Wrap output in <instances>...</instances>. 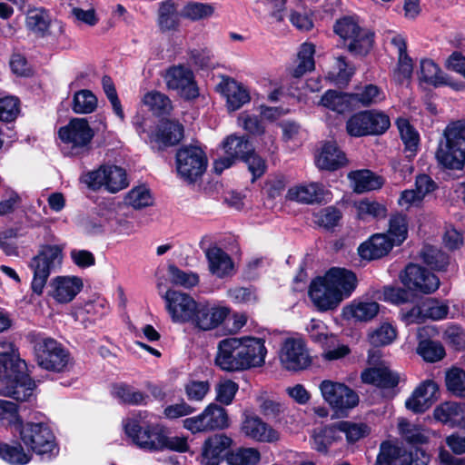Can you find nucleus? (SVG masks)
Wrapping results in <instances>:
<instances>
[{"label":"nucleus","instance_id":"obj_6","mask_svg":"<svg viewBox=\"0 0 465 465\" xmlns=\"http://www.w3.org/2000/svg\"><path fill=\"white\" fill-rule=\"evenodd\" d=\"M333 30L347 45L350 53L364 55L370 52L373 44V34L360 27L351 17H343L333 25Z\"/></svg>","mask_w":465,"mask_h":465},{"label":"nucleus","instance_id":"obj_44","mask_svg":"<svg viewBox=\"0 0 465 465\" xmlns=\"http://www.w3.org/2000/svg\"><path fill=\"white\" fill-rule=\"evenodd\" d=\"M354 74V67L350 65L345 57L338 55L334 57L331 69L327 74V78L336 85H347Z\"/></svg>","mask_w":465,"mask_h":465},{"label":"nucleus","instance_id":"obj_30","mask_svg":"<svg viewBox=\"0 0 465 465\" xmlns=\"http://www.w3.org/2000/svg\"><path fill=\"white\" fill-rule=\"evenodd\" d=\"M181 0H165L160 3L157 24L163 32L176 30L182 18Z\"/></svg>","mask_w":465,"mask_h":465},{"label":"nucleus","instance_id":"obj_12","mask_svg":"<svg viewBox=\"0 0 465 465\" xmlns=\"http://www.w3.org/2000/svg\"><path fill=\"white\" fill-rule=\"evenodd\" d=\"M25 26L36 37L53 41L59 40L64 35V25L61 21L53 20L44 8L28 10Z\"/></svg>","mask_w":465,"mask_h":465},{"label":"nucleus","instance_id":"obj_62","mask_svg":"<svg viewBox=\"0 0 465 465\" xmlns=\"http://www.w3.org/2000/svg\"><path fill=\"white\" fill-rule=\"evenodd\" d=\"M125 203L134 209H141L153 203V199L149 190L140 186L131 190L125 196Z\"/></svg>","mask_w":465,"mask_h":465},{"label":"nucleus","instance_id":"obj_16","mask_svg":"<svg viewBox=\"0 0 465 465\" xmlns=\"http://www.w3.org/2000/svg\"><path fill=\"white\" fill-rule=\"evenodd\" d=\"M252 144L245 136L231 134L223 142V156L214 161L213 169L216 173L231 167L236 160H243L248 153H252Z\"/></svg>","mask_w":465,"mask_h":465},{"label":"nucleus","instance_id":"obj_1","mask_svg":"<svg viewBox=\"0 0 465 465\" xmlns=\"http://www.w3.org/2000/svg\"><path fill=\"white\" fill-rule=\"evenodd\" d=\"M266 355L264 340L252 336L230 337L218 342L214 364L223 371H243L263 366Z\"/></svg>","mask_w":465,"mask_h":465},{"label":"nucleus","instance_id":"obj_50","mask_svg":"<svg viewBox=\"0 0 465 465\" xmlns=\"http://www.w3.org/2000/svg\"><path fill=\"white\" fill-rule=\"evenodd\" d=\"M143 103L156 114H169L173 109L169 97L158 91L146 93L143 97Z\"/></svg>","mask_w":465,"mask_h":465},{"label":"nucleus","instance_id":"obj_15","mask_svg":"<svg viewBox=\"0 0 465 465\" xmlns=\"http://www.w3.org/2000/svg\"><path fill=\"white\" fill-rule=\"evenodd\" d=\"M279 358L282 367L291 371L305 370L312 363L308 349L301 339H286L281 347Z\"/></svg>","mask_w":465,"mask_h":465},{"label":"nucleus","instance_id":"obj_2","mask_svg":"<svg viewBox=\"0 0 465 465\" xmlns=\"http://www.w3.org/2000/svg\"><path fill=\"white\" fill-rule=\"evenodd\" d=\"M25 361L20 359L14 342L0 340V394L18 401H29L35 381L25 373Z\"/></svg>","mask_w":465,"mask_h":465},{"label":"nucleus","instance_id":"obj_40","mask_svg":"<svg viewBox=\"0 0 465 465\" xmlns=\"http://www.w3.org/2000/svg\"><path fill=\"white\" fill-rule=\"evenodd\" d=\"M353 191L361 193L368 191L380 189L383 181L369 170H358L348 174Z\"/></svg>","mask_w":465,"mask_h":465},{"label":"nucleus","instance_id":"obj_23","mask_svg":"<svg viewBox=\"0 0 465 465\" xmlns=\"http://www.w3.org/2000/svg\"><path fill=\"white\" fill-rule=\"evenodd\" d=\"M309 296L320 311L332 310L341 302L324 276L317 278L311 283Z\"/></svg>","mask_w":465,"mask_h":465},{"label":"nucleus","instance_id":"obj_8","mask_svg":"<svg viewBox=\"0 0 465 465\" xmlns=\"http://www.w3.org/2000/svg\"><path fill=\"white\" fill-rule=\"evenodd\" d=\"M125 434L138 448L149 451L162 450V439L164 427L161 424L141 425L136 418H127L123 421Z\"/></svg>","mask_w":465,"mask_h":465},{"label":"nucleus","instance_id":"obj_11","mask_svg":"<svg viewBox=\"0 0 465 465\" xmlns=\"http://www.w3.org/2000/svg\"><path fill=\"white\" fill-rule=\"evenodd\" d=\"M183 427L193 433L223 430L230 421L226 410L215 403H210L197 416L183 420Z\"/></svg>","mask_w":465,"mask_h":465},{"label":"nucleus","instance_id":"obj_32","mask_svg":"<svg viewBox=\"0 0 465 465\" xmlns=\"http://www.w3.org/2000/svg\"><path fill=\"white\" fill-rule=\"evenodd\" d=\"M221 87L226 97L227 107L230 111H236L251 101L248 88L234 79H226L221 84Z\"/></svg>","mask_w":465,"mask_h":465},{"label":"nucleus","instance_id":"obj_52","mask_svg":"<svg viewBox=\"0 0 465 465\" xmlns=\"http://www.w3.org/2000/svg\"><path fill=\"white\" fill-rule=\"evenodd\" d=\"M0 457L15 465H25L31 460V456L25 452L23 447L19 444L0 443Z\"/></svg>","mask_w":465,"mask_h":465},{"label":"nucleus","instance_id":"obj_25","mask_svg":"<svg viewBox=\"0 0 465 465\" xmlns=\"http://www.w3.org/2000/svg\"><path fill=\"white\" fill-rule=\"evenodd\" d=\"M183 137V126L177 121H163L153 133L149 139L159 149L173 146L180 143Z\"/></svg>","mask_w":465,"mask_h":465},{"label":"nucleus","instance_id":"obj_18","mask_svg":"<svg viewBox=\"0 0 465 465\" xmlns=\"http://www.w3.org/2000/svg\"><path fill=\"white\" fill-rule=\"evenodd\" d=\"M401 280L409 289L423 293H431L440 286V280L435 274L412 263L406 266Z\"/></svg>","mask_w":465,"mask_h":465},{"label":"nucleus","instance_id":"obj_64","mask_svg":"<svg viewBox=\"0 0 465 465\" xmlns=\"http://www.w3.org/2000/svg\"><path fill=\"white\" fill-rule=\"evenodd\" d=\"M257 401L261 414L268 420L277 419L284 411L283 405L273 399L261 396Z\"/></svg>","mask_w":465,"mask_h":465},{"label":"nucleus","instance_id":"obj_26","mask_svg":"<svg viewBox=\"0 0 465 465\" xmlns=\"http://www.w3.org/2000/svg\"><path fill=\"white\" fill-rule=\"evenodd\" d=\"M437 391V383L427 380L415 389L411 396L406 401L405 406L415 413L424 412L431 406Z\"/></svg>","mask_w":465,"mask_h":465},{"label":"nucleus","instance_id":"obj_5","mask_svg":"<svg viewBox=\"0 0 465 465\" xmlns=\"http://www.w3.org/2000/svg\"><path fill=\"white\" fill-rule=\"evenodd\" d=\"M63 261V249L59 245L42 246L38 253L34 256L29 263L34 276L32 290L37 294L43 293L50 273L59 268Z\"/></svg>","mask_w":465,"mask_h":465},{"label":"nucleus","instance_id":"obj_19","mask_svg":"<svg viewBox=\"0 0 465 465\" xmlns=\"http://www.w3.org/2000/svg\"><path fill=\"white\" fill-rule=\"evenodd\" d=\"M165 82L169 89L177 91L184 99H193L199 94L192 70L183 65L170 68Z\"/></svg>","mask_w":465,"mask_h":465},{"label":"nucleus","instance_id":"obj_36","mask_svg":"<svg viewBox=\"0 0 465 465\" xmlns=\"http://www.w3.org/2000/svg\"><path fill=\"white\" fill-rule=\"evenodd\" d=\"M228 314L224 307H212L208 305H197V311L192 320L198 328L207 331L220 325Z\"/></svg>","mask_w":465,"mask_h":465},{"label":"nucleus","instance_id":"obj_21","mask_svg":"<svg viewBox=\"0 0 465 465\" xmlns=\"http://www.w3.org/2000/svg\"><path fill=\"white\" fill-rule=\"evenodd\" d=\"M240 430L243 436L254 441L273 443L280 440V432L257 415H246Z\"/></svg>","mask_w":465,"mask_h":465},{"label":"nucleus","instance_id":"obj_3","mask_svg":"<svg viewBox=\"0 0 465 465\" xmlns=\"http://www.w3.org/2000/svg\"><path fill=\"white\" fill-rule=\"evenodd\" d=\"M28 339L40 368L53 372H64L70 369V352L56 340L36 332L30 333Z\"/></svg>","mask_w":465,"mask_h":465},{"label":"nucleus","instance_id":"obj_46","mask_svg":"<svg viewBox=\"0 0 465 465\" xmlns=\"http://www.w3.org/2000/svg\"><path fill=\"white\" fill-rule=\"evenodd\" d=\"M322 104L339 114L345 113L351 109L353 104V97L351 94H342L337 91H327L321 100Z\"/></svg>","mask_w":465,"mask_h":465},{"label":"nucleus","instance_id":"obj_43","mask_svg":"<svg viewBox=\"0 0 465 465\" xmlns=\"http://www.w3.org/2000/svg\"><path fill=\"white\" fill-rule=\"evenodd\" d=\"M215 7L213 4L187 1L182 6V18L191 22L209 19L213 15Z\"/></svg>","mask_w":465,"mask_h":465},{"label":"nucleus","instance_id":"obj_28","mask_svg":"<svg viewBox=\"0 0 465 465\" xmlns=\"http://www.w3.org/2000/svg\"><path fill=\"white\" fill-rule=\"evenodd\" d=\"M361 377L364 383L372 384L381 389L394 388L400 381L399 374L392 371L384 362L366 369Z\"/></svg>","mask_w":465,"mask_h":465},{"label":"nucleus","instance_id":"obj_59","mask_svg":"<svg viewBox=\"0 0 465 465\" xmlns=\"http://www.w3.org/2000/svg\"><path fill=\"white\" fill-rule=\"evenodd\" d=\"M114 395L121 401L128 404L139 405L145 403L148 398L144 393L127 386L119 385L114 387Z\"/></svg>","mask_w":465,"mask_h":465},{"label":"nucleus","instance_id":"obj_49","mask_svg":"<svg viewBox=\"0 0 465 465\" xmlns=\"http://www.w3.org/2000/svg\"><path fill=\"white\" fill-rule=\"evenodd\" d=\"M96 96L87 89H83L74 93L72 102V109L75 114H91L97 107Z\"/></svg>","mask_w":465,"mask_h":465},{"label":"nucleus","instance_id":"obj_4","mask_svg":"<svg viewBox=\"0 0 465 465\" xmlns=\"http://www.w3.org/2000/svg\"><path fill=\"white\" fill-rule=\"evenodd\" d=\"M445 141L436 151L438 162L450 169H460L465 163V120L452 122L443 132Z\"/></svg>","mask_w":465,"mask_h":465},{"label":"nucleus","instance_id":"obj_17","mask_svg":"<svg viewBox=\"0 0 465 465\" xmlns=\"http://www.w3.org/2000/svg\"><path fill=\"white\" fill-rule=\"evenodd\" d=\"M162 297L173 322H187L193 319L198 304L189 294L168 290Z\"/></svg>","mask_w":465,"mask_h":465},{"label":"nucleus","instance_id":"obj_7","mask_svg":"<svg viewBox=\"0 0 465 465\" xmlns=\"http://www.w3.org/2000/svg\"><path fill=\"white\" fill-rule=\"evenodd\" d=\"M58 134L64 150H68L71 155H78L89 150L94 131L86 119L74 118L59 129Z\"/></svg>","mask_w":465,"mask_h":465},{"label":"nucleus","instance_id":"obj_48","mask_svg":"<svg viewBox=\"0 0 465 465\" xmlns=\"http://www.w3.org/2000/svg\"><path fill=\"white\" fill-rule=\"evenodd\" d=\"M357 217L363 221L385 218L387 208L384 204L370 199H362L355 203Z\"/></svg>","mask_w":465,"mask_h":465},{"label":"nucleus","instance_id":"obj_54","mask_svg":"<svg viewBox=\"0 0 465 465\" xmlns=\"http://www.w3.org/2000/svg\"><path fill=\"white\" fill-rule=\"evenodd\" d=\"M337 434H345L348 441H357L361 438L369 434L370 430L366 424L351 423L349 421H339L334 424Z\"/></svg>","mask_w":465,"mask_h":465},{"label":"nucleus","instance_id":"obj_34","mask_svg":"<svg viewBox=\"0 0 465 465\" xmlns=\"http://www.w3.org/2000/svg\"><path fill=\"white\" fill-rule=\"evenodd\" d=\"M232 444V440L224 434H215L205 440L203 447L204 465H218L222 454Z\"/></svg>","mask_w":465,"mask_h":465},{"label":"nucleus","instance_id":"obj_9","mask_svg":"<svg viewBox=\"0 0 465 465\" xmlns=\"http://www.w3.org/2000/svg\"><path fill=\"white\" fill-rule=\"evenodd\" d=\"M22 442L37 455L56 454L58 448L54 435L43 422H27L20 430Z\"/></svg>","mask_w":465,"mask_h":465},{"label":"nucleus","instance_id":"obj_14","mask_svg":"<svg viewBox=\"0 0 465 465\" xmlns=\"http://www.w3.org/2000/svg\"><path fill=\"white\" fill-rule=\"evenodd\" d=\"M323 400L336 411H345L357 406V393L341 382L324 380L319 384Z\"/></svg>","mask_w":465,"mask_h":465},{"label":"nucleus","instance_id":"obj_38","mask_svg":"<svg viewBox=\"0 0 465 465\" xmlns=\"http://www.w3.org/2000/svg\"><path fill=\"white\" fill-rule=\"evenodd\" d=\"M210 272L219 278L232 275L233 262L231 257L221 248L213 246L205 251Z\"/></svg>","mask_w":465,"mask_h":465},{"label":"nucleus","instance_id":"obj_58","mask_svg":"<svg viewBox=\"0 0 465 465\" xmlns=\"http://www.w3.org/2000/svg\"><path fill=\"white\" fill-rule=\"evenodd\" d=\"M365 117L368 119V134H381L391 125L390 118L387 114L376 111H365Z\"/></svg>","mask_w":465,"mask_h":465},{"label":"nucleus","instance_id":"obj_27","mask_svg":"<svg viewBox=\"0 0 465 465\" xmlns=\"http://www.w3.org/2000/svg\"><path fill=\"white\" fill-rule=\"evenodd\" d=\"M375 465H427V461L418 458L413 459L411 453L389 442H383Z\"/></svg>","mask_w":465,"mask_h":465},{"label":"nucleus","instance_id":"obj_61","mask_svg":"<svg viewBox=\"0 0 465 465\" xmlns=\"http://www.w3.org/2000/svg\"><path fill=\"white\" fill-rule=\"evenodd\" d=\"M396 338L395 329L389 323H383L369 335L370 342L376 347L385 346Z\"/></svg>","mask_w":465,"mask_h":465},{"label":"nucleus","instance_id":"obj_45","mask_svg":"<svg viewBox=\"0 0 465 465\" xmlns=\"http://www.w3.org/2000/svg\"><path fill=\"white\" fill-rule=\"evenodd\" d=\"M262 455L258 449L249 448H237L229 451L225 460L229 465H258L261 461Z\"/></svg>","mask_w":465,"mask_h":465},{"label":"nucleus","instance_id":"obj_42","mask_svg":"<svg viewBox=\"0 0 465 465\" xmlns=\"http://www.w3.org/2000/svg\"><path fill=\"white\" fill-rule=\"evenodd\" d=\"M380 311V305L376 302L361 301L353 302L344 309L347 317L357 322H369L375 318Z\"/></svg>","mask_w":465,"mask_h":465},{"label":"nucleus","instance_id":"obj_55","mask_svg":"<svg viewBox=\"0 0 465 465\" xmlns=\"http://www.w3.org/2000/svg\"><path fill=\"white\" fill-rule=\"evenodd\" d=\"M396 245L401 244L408 234V223L406 216L402 214H395L391 216L389 223V230L386 233Z\"/></svg>","mask_w":465,"mask_h":465},{"label":"nucleus","instance_id":"obj_41","mask_svg":"<svg viewBox=\"0 0 465 465\" xmlns=\"http://www.w3.org/2000/svg\"><path fill=\"white\" fill-rule=\"evenodd\" d=\"M315 46L311 43H304L297 54V64L289 69V74L293 78H300L315 67L314 55Z\"/></svg>","mask_w":465,"mask_h":465},{"label":"nucleus","instance_id":"obj_20","mask_svg":"<svg viewBox=\"0 0 465 465\" xmlns=\"http://www.w3.org/2000/svg\"><path fill=\"white\" fill-rule=\"evenodd\" d=\"M448 313V304L435 299H427L405 312L403 319L407 324L420 323L427 319L440 321L445 319Z\"/></svg>","mask_w":465,"mask_h":465},{"label":"nucleus","instance_id":"obj_10","mask_svg":"<svg viewBox=\"0 0 465 465\" xmlns=\"http://www.w3.org/2000/svg\"><path fill=\"white\" fill-rule=\"evenodd\" d=\"M207 167V158L202 149L196 146H184L176 153V170L179 176L187 183L200 178Z\"/></svg>","mask_w":465,"mask_h":465},{"label":"nucleus","instance_id":"obj_57","mask_svg":"<svg viewBox=\"0 0 465 465\" xmlns=\"http://www.w3.org/2000/svg\"><path fill=\"white\" fill-rule=\"evenodd\" d=\"M445 383L447 389L453 394L465 398V371L452 368L446 372Z\"/></svg>","mask_w":465,"mask_h":465},{"label":"nucleus","instance_id":"obj_31","mask_svg":"<svg viewBox=\"0 0 465 465\" xmlns=\"http://www.w3.org/2000/svg\"><path fill=\"white\" fill-rule=\"evenodd\" d=\"M330 193L318 183H311L291 188L288 191L290 200L302 203H314L328 200Z\"/></svg>","mask_w":465,"mask_h":465},{"label":"nucleus","instance_id":"obj_39","mask_svg":"<svg viewBox=\"0 0 465 465\" xmlns=\"http://www.w3.org/2000/svg\"><path fill=\"white\" fill-rule=\"evenodd\" d=\"M420 80L433 86L445 84L455 90L463 88V84L451 82L433 61L428 59L420 62Z\"/></svg>","mask_w":465,"mask_h":465},{"label":"nucleus","instance_id":"obj_35","mask_svg":"<svg viewBox=\"0 0 465 465\" xmlns=\"http://www.w3.org/2000/svg\"><path fill=\"white\" fill-rule=\"evenodd\" d=\"M434 418L451 427L465 428V403L447 401L438 406L433 412Z\"/></svg>","mask_w":465,"mask_h":465},{"label":"nucleus","instance_id":"obj_22","mask_svg":"<svg viewBox=\"0 0 465 465\" xmlns=\"http://www.w3.org/2000/svg\"><path fill=\"white\" fill-rule=\"evenodd\" d=\"M324 278L341 301L349 298L357 286L355 273L344 268H331Z\"/></svg>","mask_w":465,"mask_h":465},{"label":"nucleus","instance_id":"obj_53","mask_svg":"<svg viewBox=\"0 0 465 465\" xmlns=\"http://www.w3.org/2000/svg\"><path fill=\"white\" fill-rule=\"evenodd\" d=\"M353 104H361L363 106H370L378 104L385 99L384 93L374 84H367L359 93L351 94Z\"/></svg>","mask_w":465,"mask_h":465},{"label":"nucleus","instance_id":"obj_13","mask_svg":"<svg viewBox=\"0 0 465 465\" xmlns=\"http://www.w3.org/2000/svg\"><path fill=\"white\" fill-rule=\"evenodd\" d=\"M84 183L93 190L104 187L110 193H117L128 186L125 171L116 165H103L84 176Z\"/></svg>","mask_w":465,"mask_h":465},{"label":"nucleus","instance_id":"obj_56","mask_svg":"<svg viewBox=\"0 0 465 465\" xmlns=\"http://www.w3.org/2000/svg\"><path fill=\"white\" fill-rule=\"evenodd\" d=\"M399 430L403 439L411 444H422L427 441L428 437L420 427L410 423L405 419L399 420Z\"/></svg>","mask_w":465,"mask_h":465},{"label":"nucleus","instance_id":"obj_60","mask_svg":"<svg viewBox=\"0 0 465 465\" xmlns=\"http://www.w3.org/2000/svg\"><path fill=\"white\" fill-rule=\"evenodd\" d=\"M168 272L171 282L174 285L191 288L197 285L199 282V277L196 273L183 272L175 265H170Z\"/></svg>","mask_w":465,"mask_h":465},{"label":"nucleus","instance_id":"obj_29","mask_svg":"<svg viewBox=\"0 0 465 465\" xmlns=\"http://www.w3.org/2000/svg\"><path fill=\"white\" fill-rule=\"evenodd\" d=\"M396 243L385 233L372 235L361 243L358 252L361 258L367 260L380 259L387 255Z\"/></svg>","mask_w":465,"mask_h":465},{"label":"nucleus","instance_id":"obj_24","mask_svg":"<svg viewBox=\"0 0 465 465\" xmlns=\"http://www.w3.org/2000/svg\"><path fill=\"white\" fill-rule=\"evenodd\" d=\"M49 294L56 302H71L83 288V281L77 276H57L50 282Z\"/></svg>","mask_w":465,"mask_h":465},{"label":"nucleus","instance_id":"obj_37","mask_svg":"<svg viewBox=\"0 0 465 465\" xmlns=\"http://www.w3.org/2000/svg\"><path fill=\"white\" fill-rule=\"evenodd\" d=\"M315 159L320 169L328 171L337 170L346 163L345 154L333 142L324 143Z\"/></svg>","mask_w":465,"mask_h":465},{"label":"nucleus","instance_id":"obj_63","mask_svg":"<svg viewBox=\"0 0 465 465\" xmlns=\"http://www.w3.org/2000/svg\"><path fill=\"white\" fill-rule=\"evenodd\" d=\"M238 389V384L233 381H222L215 386V400L222 404L229 405L232 403Z\"/></svg>","mask_w":465,"mask_h":465},{"label":"nucleus","instance_id":"obj_51","mask_svg":"<svg viewBox=\"0 0 465 465\" xmlns=\"http://www.w3.org/2000/svg\"><path fill=\"white\" fill-rule=\"evenodd\" d=\"M341 439V435L337 434L334 424L315 431L312 436V448L319 452L326 453L329 446Z\"/></svg>","mask_w":465,"mask_h":465},{"label":"nucleus","instance_id":"obj_33","mask_svg":"<svg viewBox=\"0 0 465 465\" xmlns=\"http://www.w3.org/2000/svg\"><path fill=\"white\" fill-rule=\"evenodd\" d=\"M432 331L433 329L430 327L419 328L417 331L420 340L417 352L429 362L440 361L445 356V350L440 342L426 339Z\"/></svg>","mask_w":465,"mask_h":465},{"label":"nucleus","instance_id":"obj_47","mask_svg":"<svg viewBox=\"0 0 465 465\" xmlns=\"http://www.w3.org/2000/svg\"><path fill=\"white\" fill-rule=\"evenodd\" d=\"M397 126L401 138L405 145V153L408 158L413 157L419 147V134L411 125L408 120L400 118L397 120Z\"/></svg>","mask_w":465,"mask_h":465}]
</instances>
